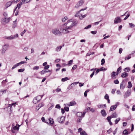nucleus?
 <instances>
[{
	"mask_svg": "<svg viewBox=\"0 0 135 135\" xmlns=\"http://www.w3.org/2000/svg\"><path fill=\"white\" fill-rule=\"evenodd\" d=\"M128 75V73L124 72L121 75V77L123 78L126 77Z\"/></svg>",
	"mask_w": 135,
	"mask_h": 135,
	"instance_id": "18",
	"label": "nucleus"
},
{
	"mask_svg": "<svg viewBox=\"0 0 135 135\" xmlns=\"http://www.w3.org/2000/svg\"><path fill=\"white\" fill-rule=\"evenodd\" d=\"M72 21V20H68L67 23H65L63 25V26H66L68 23H69L70 22Z\"/></svg>",
	"mask_w": 135,
	"mask_h": 135,
	"instance_id": "36",
	"label": "nucleus"
},
{
	"mask_svg": "<svg viewBox=\"0 0 135 135\" xmlns=\"http://www.w3.org/2000/svg\"><path fill=\"white\" fill-rule=\"evenodd\" d=\"M91 27V25H89L85 27L84 29H88V28H90Z\"/></svg>",
	"mask_w": 135,
	"mask_h": 135,
	"instance_id": "43",
	"label": "nucleus"
},
{
	"mask_svg": "<svg viewBox=\"0 0 135 135\" xmlns=\"http://www.w3.org/2000/svg\"><path fill=\"white\" fill-rule=\"evenodd\" d=\"M115 73H116L114 71H113L112 72V73H111V77L112 78H113L115 76Z\"/></svg>",
	"mask_w": 135,
	"mask_h": 135,
	"instance_id": "32",
	"label": "nucleus"
},
{
	"mask_svg": "<svg viewBox=\"0 0 135 135\" xmlns=\"http://www.w3.org/2000/svg\"><path fill=\"white\" fill-rule=\"evenodd\" d=\"M68 19V17H65L64 18H62V21L63 22H64L66 20Z\"/></svg>",
	"mask_w": 135,
	"mask_h": 135,
	"instance_id": "37",
	"label": "nucleus"
},
{
	"mask_svg": "<svg viewBox=\"0 0 135 135\" xmlns=\"http://www.w3.org/2000/svg\"><path fill=\"white\" fill-rule=\"evenodd\" d=\"M49 67L50 66L49 65H47L45 66L44 68L45 69H47L49 68Z\"/></svg>",
	"mask_w": 135,
	"mask_h": 135,
	"instance_id": "57",
	"label": "nucleus"
},
{
	"mask_svg": "<svg viewBox=\"0 0 135 135\" xmlns=\"http://www.w3.org/2000/svg\"><path fill=\"white\" fill-rule=\"evenodd\" d=\"M82 118H83L82 117H79V118H78L77 120V123H79L81 121Z\"/></svg>",
	"mask_w": 135,
	"mask_h": 135,
	"instance_id": "33",
	"label": "nucleus"
},
{
	"mask_svg": "<svg viewBox=\"0 0 135 135\" xmlns=\"http://www.w3.org/2000/svg\"><path fill=\"white\" fill-rule=\"evenodd\" d=\"M121 68L120 67H119L118 68L117 71V73L116 74V75H117L119 73L121 72Z\"/></svg>",
	"mask_w": 135,
	"mask_h": 135,
	"instance_id": "21",
	"label": "nucleus"
},
{
	"mask_svg": "<svg viewBox=\"0 0 135 135\" xmlns=\"http://www.w3.org/2000/svg\"><path fill=\"white\" fill-rule=\"evenodd\" d=\"M85 114V112H83V113L81 112H78L76 113V115L79 117L83 118L84 117Z\"/></svg>",
	"mask_w": 135,
	"mask_h": 135,
	"instance_id": "8",
	"label": "nucleus"
},
{
	"mask_svg": "<svg viewBox=\"0 0 135 135\" xmlns=\"http://www.w3.org/2000/svg\"><path fill=\"white\" fill-rule=\"evenodd\" d=\"M131 55V54H130L128 57H125V60H129V59H130L131 58V56H130Z\"/></svg>",
	"mask_w": 135,
	"mask_h": 135,
	"instance_id": "35",
	"label": "nucleus"
},
{
	"mask_svg": "<svg viewBox=\"0 0 135 135\" xmlns=\"http://www.w3.org/2000/svg\"><path fill=\"white\" fill-rule=\"evenodd\" d=\"M55 108H58V109H60V108H61L59 104H56V105Z\"/></svg>",
	"mask_w": 135,
	"mask_h": 135,
	"instance_id": "46",
	"label": "nucleus"
},
{
	"mask_svg": "<svg viewBox=\"0 0 135 135\" xmlns=\"http://www.w3.org/2000/svg\"><path fill=\"white\" fill-rule=\"evenodd\" d=\"M26 31V30H24V31L22 32L21 33V35L22 36L23 34H24V33Z\"/></svg>",
	"mask_w": 135,
	"mask_h": 135,
	"instance_id": "49",
	"label": "nucleus"
},
{
	"mask_svg": "<svg viewBox=\"0 0 135 135\" xmlns=\"http://www.w3.org/2000/svg\"><path fill=\"white\" fill-rule=\"evenodd\" d=\"M73 60H70L68 63V65H71L73 63Z\"/></svg>",
	"mask_w": 135,
	"mask_h": 135,
	"instance_id": "47",
	"label": "nucleus"
},
{
	"mask_svg": "<svg viewBox=\"0 0 135 135\" xmlns=\"http://www.w3.org/2000/svg\"><path fill=\"white\" fill-rule=\"evenodd\" d=\"M119 104V103L118 102H117L115 105L112 106L110 107L109 111L111 112L115 109Z\"/></svg>",
	"mask_w": 135,
	"mask_h": 135,
	"instance_id": "4",
	"label": "nucleus"
},
{
	"mask_svg": "<svg viewBox=\"0 0 135 135\" xmlns=\"http://www.w3.org/2000/svg\"><path fill=\"white\" fill-rule=\"evenodd\" d=\"M76 104V103L75 101L73 100L69 104V106H72L73 105H74Z\"/></svg>",
	"mask_w": 135,
	"mask_h": 135,
	"instance_id": "17",
	"label": "nucleus"
},
{
	"mask_svg": "<svg viewBox=\"0 0 135 135\" xmlns=\"http://www.w3.org/2000/svg\"><path fill=\"white\" fill-rule=\"evenodd\" d=\"M100 113L103 116L105 117L106 116L107 113H106L105 110L104 109L102 110L101 111Z\"/></svg>",
	"mask_w": 135,
	"mask_h": 135,
	"instance_id": "15",
	"label": "nucleus"
},
{
	"mask_svg": "<svg viewBox=\"0 0 135 135\" xmlns=\"http://www.w3.org/2000/svg\"><path fill=\"white\" fill-rule=\"evenodd\" d=\"M36 98H37V100L38 102H39L40 101V100L41 99V98H40V96H38L37 97H35Z\"/></svg>",
	"mask_w": 135,
	"mask_h": 135,
	"instance_id": "39",
	"label": "nucleus"
},
{
	"mask_svg": "<svg viewBox=\"0 0 135 135\" xmlns=\"http://www.w3.org/2000/svg\"><path fill=\"white\" fill-rule=\"evenodd\" d=\"M12 129L16 130H18L19 129V126L17 127V126H16L15 127H14Z\"/></svg>",
	"mask_w": 135,
	"mask_h": 135,
	"instance_id": "45",
	"label": "nucleus"
},
{
	"mask_svg": "<svg viewBox=\"0 0 135 135\" xmlns=\"http://www.w3.org/2000/svg\"><path fill=\"white\" fill-rule=\"evenodd\" d=\"M131 94V92L128 90L125 93L124 97L125 98H127Z\"/></svg>",
	"mask_w": 135,
	"mask_h": 135,
	"instance_id": "16",
	"label": "nucleus"
},
{
	"mask_svg": "<svg viewBox=\"0 0 135 135\" xmlns=\"http://www.w3.org/2000/svg\"><path fill=\"white\" fill-rule=\"evenodd\" d=\"M50 71L48 69H44L40 72V73L41 75L44 74L46 73L49 72Z\"/></svg>",
	"mask_w": 135,
	"mask_h": 135,
	"instance_id": "11",
	"label": "nucleus"
},
{
	"mask_svg": "<svg viewBox=\"0 0 135 135\" xmlns=\"http://www.w3.org/2000/svg\"><path fill=\"white\" fill-rule=\"evenodd\" d=\"M86 16V14H85L83 15H81V17H79L80 19V20H82L83 18H85Z\"/></svg>",
	"mask_w": 135,
	"mask_h": 135,
	"instance_id": "41",
	"label": "nucleus"
},
{
	"mask_svg": "<svg viewBox=\"0 0 135 135\" xmlns=\"http://www.w3.org/2000/svg\"><path fill=\"white\" fill-rule=\"evenodd\" d=\"M64 110L66 112L69 111V108L68 107H65L64 108Z\"/></svg>",
	"mask_w": 135,
	"mask_h": 135,
	"instance_id": "50",
	"label": "nucleus"
},
{
	"mask_svg": "<svg viewBox=\"0 0 135 135\" xmlns=\"http://www.w3.org/2000/svg\"><path fill=\"white\" fill-rule=\"evenodd\" d=\"M38 102V101L37 100V98H36L35 97L33 100V103L35 104H36Z\"/></svg>",
	"mask_w": 135,
	"mask_h": 135,
	"instance_id": "31",
	"label": "nucleus"
},
{
	"mask_svg": "<svg viewBox=\"0 0 135 135\" xmlns=\"http://www.w3.org/2000/svg\"><path fill=\"white\" fill-rule=\"evenodd\" d=\"M79 83V82H75L73 83H72L70 85L71 86H72V87H73L75 85H76L78 84Z\"/></svg>",
	"mask_w": 135,
	"mask_h": 135,
	"instance_id": "26",
	"label": "nucleus"
},
{
	"mask_svg": "<svg viewBox=\"0 0 135 135\" xmlns=\"http://www.w3.org/2000/svg\"><path fill=\"white\" fill-rule=\"evenodd\" d=\"M65 117L63 116H62L60 117H58L57 119V121L61 124L63 123L64 121L65 120Z\"/></svg>",
	"mask_w": 135,
	"mask_h": 135,
	"instance_id": "3",
	"label": "nucleus"
},
{
	"mask_svg": "<svg viewBox=\"0 0 135 135\" xmlns=\"http://www.w3.org/2000/svg\"><path fill=\"white\" fill-rule=\"evenodd\" d=\"M132 110V111H134L135 110V105H133Z\"/></svg>",
	"mask_w": 135,
	"mask_h": 135,
	"instance_id": "64",
	"label": "nucleus"
},
{
	"mask_svg": "<svg viewBox=\"0 0 135 135\" xmlns=\"http://www.w3.org/2000/svg\"><path fill=\"white\" fill-rule=\"evenodd\" d=\"M107 131L108 133L109 134H110L112 132V128H110Z\"/></svg>",
	"mask_w": 135,
	"mask_h": 135,
	"instance_id": "55",
	"label": "nucleus"
},
{
	"mask_svg": "<svg viewBox=\"0 0 135 135\" xmlns=\"http://www.w3.org/2000/svg\"><path fill=\"white\" fill-rule=\"evenodd\" d=\"M111 116L112 118H116L117 117V115L116 112H114L112 113Z\"/></svg>",
	"mask_w": 135,
	"mask_h": 135,
	"instance_id": "22",
	"label": "nucleus"
},
{
	"mask_svg": "<svg viewBox=\"0 0 135 135\" xmlns=\"http://www.w3.org/2000/svg\"><path fill=\"white\" fill-rule=\"evenodd\" d=\"M91 33L93 34H95L97 33V31H91Z\"/></svg>",
	"mask_w": 135,
	"mask_h": 135,
	"instance_id": "59",
	"label": "nucleus"
},
{
	"mask_svg": "<svg viewBox=\"0 0 135 135\" xmlns=\"http://www.w3.org/2000/svg\"><path fill=\"white\" fill-rule=\"evenodd\" d=\"M44 105V104L43 103H41L40 104H39L37 107H39L40 108L41 107H43Z\"/></svg>",
	"mask_w": 135,
	"mask_h": 135,
	"instance_id": "30",
	"label": "nucleus"
},
{
	"mask_svg": "<svg viewBox=\"0 0 135 135\" xmlns=\"http://www.w3.org/2000/svg\"><path fill=\"white\" fill-rule=\"evenodd\" d=\"M128 86L127 87L129 88H131L132 86V84L131 82L129 81L128 83Z\"/></svg>",
	"mask_w": 135,
	"mask_h": 135,
	"instance_id": "24",
	"label": "nucleus"
},
{
	"mask_svg": "<svg viewBox=\"0 0 135 135\" xmlns=\"http://www.w3.org/2000/svg\"><path fill=\"white\" fill-rule=\"evenodd\" d=\"M62 46H59L57 47L55 49V51L57 52H58L60 51L61 49L62 48Z\"/></svg>",
	"mask_w": 135,
	"mask_h": 135,
	"instance_id": "20",
	"label": "nucleus"
},
{
	"mask_svg": "<svg viewBox=\"0 0 135 135\" xmlns=\"http://www.w3.org/2000/svg\"><path fill=\"white\" fill-rule=\"evenodd\" d=\"M56 91L57 92H59L60 91H61V89H59L57 88V89H56Z\"/></svg>",
	"mask_w": 135,
	"mask_h": 135,
	"instance_id": "58",
	"label": "nucleus"
},
{
	"mask_svg": "<svg viewBox=\"0 0 135 135\" xmlns=\"http://www.w3.org/2000/svg\"><path fill=\"white\" fill-rule=\"evenodd\" d=\"M101 65H103L104 64L105 62V60L104 59H102L101 60Z\"/></svg>",
	"mask_w": 135,
	"mask_h": 135,
	"instance_id": "44",
	"label": "nucleus"
},
{
	"mask_svg": "<svg viewBox=\"0 0 135 135\" xmlns=\"http://www.w3.org/2000/svg\"><path fill=\"white\" fill-rule=\"evenodd\" d=\"M16 104V103H13L12 104H8V107H10V108H11V107H12V106H13V107H15V104Z\"/></svg>",
	"mask_w": 135,
	"mask_h": 135,
	"instance_id": "28",
	"label": "nucleus"
},
{
	"mask_svg": "<svg viewBox=\"0 0 135 135\" xmlns=\"http://www.w3.org/2000/svg\"><path fill=\"white\" fill-rule=\"evenodd\" d=\"M25 69H21L18 70V71L19 72H22L24 71Z\"/></svg>",
	"mask_w": 135,
	"mask_h": 135,
	"instance_id": "40",
	"label": "nucleus"
},
{
	"mask_svg": "<svg viewBox=\"0 0 135 135\" xmlns=\"http://www.w3.org/2000/svg\"><path fill=\"white\" fill-rule=\"evenodd\" d=\"M48 122H49V124L50 125H52L54 123V122L53 120V119L51 118H50L49 119H47Z\"/></svg>",
	"mask_w": 135,
	"mask_h": 135,
	"instance_id": "12",
	"label": "nucleus"
},
{
	"mask_svg": "<svg viewBox=\"0 0 135 135\" xmlns=\"http://www.w3.org/2000/svg\"><path fill=\"white\" fill-rule=\"evenodd\" d=\"M129 25L130 27L131 28L134 27L135 26V25L134 24L131 23H129Z\"/></svg>",
	"mask_w": 135,
	"mask_h": 135,
	"instance_id": "42",
	"label": "nucleus"
},
{
	"mask_svg": "<svg viewBox=\"0 0 135 135\" xmlns=\"http://www.w3.org/2000/svg\"><path fill=\"white\" fill-rule=\"evenodd\" d=\"M18 37V35L17 34L14 35H11L9 36H5L4 37V38L6 39H7L8 40H11L15 38Z\"/></svg>",
	"mask_w": 135,
	"mask_h": 135,
	"instance_id": "2",
	"label": "nucleus"
},
{
	"mask_svg": "<svg viewBox=\"0 0 135 135\" xmlns=\"http://www.w3.org/2000/svg\"><path fill=\"white\" fill-rule=\"evenodd\" d=\"M13 2V1H9L7 2L5 5V7H6V8H7L8 7L10 6L12 4Z\"/></svg>",
	"mask_w": 135,
	"mask_h": 135,
	"instance_id": "13",
	"label": "nucleus"
},
{
	"mask_svg": "<svg viewBox=\"0 0 135 135\" xmlns=\"http://www.w3.org/2000/svg\"><path fill=\"white\" fill-rule=\"evenodd\" d=\"M120 120V118H117L115 121V124H117Z\"/></svg>",
	"mask_w": 135,
	"mask_h": 135,
	"instance_id": "29",
	"label": "nucleus"
},
{
	"mask_svg": "<svg viewBox=\"0 0 135 135\" xmlns=\"http://www.w3.org/2000/svg\"><path fill=\"white\" fill-rule=\"evenodd\" d=\"M114 83L115 84H117L119 83V81L118 79H116L114 81Z\"/></svg>",
	"mask_w": 135,
	"mask_h": 135,
	"instance_id": "48",
	"label": "nucleus"
},
{
	"mask_svg": "<svg viewBox=\"0 0 135 135\" xmlns=\"http://www.w3.org/2000/svg\"><path fill=\"white\" fill-rule=\"evenodd\" d=\"M111 118H112L111 116H108L107 117V119L108 121L109 122L110 121V119Z\"/></svg>",
	"mask_w": 135,
	"mask_h": 135,
	"instance_id": "51",
	"label": "nucleus"
},
{
	"mask_svg": "<svg viewBox=\"0 0 135 135\" xmlns=\"http://www.w3.org/2000/svg\"><path fill=\"white\" fill-rule=\"evenodd\" d=\"M10 17L9 18H2L1 20V21L6 23H8L10 21Z\"/></svg>",
	"mask_w": 135,
	"mask_h": 135,
	"instance_id": "7",
	"label": "nucleus"
},
{
	"mask_svg": "<svg viewBox=\"0 0 135 135\" xmlns=\"http://www.w3.org/2000/svg\"><path fill=\"white\" fill-rule=\"evenodd\" d=\"M17 26L16 23H15L13 22V25H12V28H15Z\"/></svg>",
	"mask_w": 135,
	"mask_h": 135,
	"instance_id": "53",
	"label": "nucleus"
},
{
	"mask_svg": "<svg viewBox=\"0 0 135 135\" xmlns=\"http://www.w3.org/2000/svg\"><path fill=\"white\" fill-rule=\"evenodd\" d=\"M121 21V20L119 17H116L114 20V23L115 24H117L118 23L120 22Z\"/></svg>",
	"mask_w": 135,
	"mask_h": 135,
	"instance_id": "10",
	"label": "nucleus"
},
{
	"mask_svg": "<svg viewBox=\"0 0 135 135\" xmlns=\"http://www.w3.org/2000/svg\"><path fill=\"white\" fill-rule=\"evenodd\" d=\"M124 71L125 72H128L130 70V68L129 67H127L125 68L124 70Z\"/></svg>",
	"mask_w": 135,
	"mask_h": 135,
	"instance_id": "25",
	"label": "nucleus"
},
{
	"mask_svg": "<svg viewBox=\"0 0 135 135\" xmlns=\"http://www.w3.org/2000/svg\"><path fill=\"white\" fill-rule=\"evenodd\" d=\"M72 87H72V86H71V85H69L68 86V87L67 88V89L69 90H70L72 89Z\"/></svg>",
	"mask_w": 135,
	"mask_h": 135,
	"instance_id": "62",
	"label": "nucleus"
},
{
	"mask_svg": "<svg viewBox=\"0 0 135 135\" xmlns=\"http://www.w3.org/2000/svg\"><path fill=\"white\" fill-rule=\"evenodd\" d=\"M80 135H88L84 131H83L81 132H80Z\"/></svg>",
	"mask_w": 135,
	"mask_h": 135,
	"instance_id": "27",
	"label": "nucleus"
},
{
	"mask_svg": "<svg viewBox=\"0 0 135 135\" xmlns=\"http://www.w3.org/2000/svg\"><path fill=\"white\" fill-rule=\"evenodd\" d=\"M69 80V79L67 77H66L65 78H62L61 79V81L62 82H65L67 80Z\"/></svg>",
	"mask_w": 135,
	"mask_h": 135,
	"instance_id": "23",
	"label": "nucleus"
},
{
	"mask_svg": "<svg viewBox=\"0 0 135 135\" xmlns=\"http://www.w3.org/2000/svg\"><path fill=\"white\" fill-rule=\"evenodd\" d=\"M77 68V65H74L72 68V69L73 70Z\"/></svg>",
	"mask_w": 135,
	"mask_h": 135,
	"instance_id": "56",
	"label": "nucleus"
},
{
	"mask_svg": "<svg viewBox=\"0 0 135 135\" xmlns=\"http://www.w3.org/2000/svg\"><path fill=\"white\" fill-rule=\"evenodd\" d=\"M17 64H16L15 65L13 66V67L12 68V69H13L15 68H16V67H17Z\"/></svg>",
	"mask_w": 135,
	"mask_h": 135,
	"instance_id": "60",
	"label": "nucleus"
},
{
	"mask_svg": "<svg viewBox=\"0 0 135 135\" xmlns=\"http://www.w3.org/2000/svg\"><path fill=\"white\" fill-rule=\"evenodd\" d=\"M9 46V45L8 44H7L3 46L2 49V50L1 53L2 54H4L7 49V48Z\"/></svg>",
	"mask_w": 135,
	"mask_h": 135,
	"instance_id": "5",
	"label": "nucleus"
},
{
	"mask_svg": "<svg viewBox=\"0 0 135 135\" xmlns=\"http://www.w3.org/2000/svg\"><path fill=\"white\" fill-rule=\"evenodd\" d=\"M104 98L106 99H107L109 98V96L108 95L106 94L104 96Z\"/></svg>",
	"mask_w": 135,
	"mask_h": 135,
	"instance_id": "54",
	"label": "nucleus"
},
{
	"mask_svg": "<svg viewBox=\"0 0 135 135\" xmlns=\"http://www.w3.org/2000/svg\"><path fill=\"white\" fill-rule=\"evenodd\" d=\"M129 15H130L129 14H127V15L125 17V18H124V20H126L127 18H128L129 16Z\"/></svg>",
	"mask_w": 135,
	"mask_h": 135,
	"instance_id": "61",
	"label": "nucleus"
},
{
	"mask_svg": "<svg viewBox=\"0 0 135 135\" xmlns=\"http://www.w3.org/2000/svg\"><path fill=\"white\" fill-rule=\"evenodd\" d=\"M123 133L125 135H127L128 134V132L126 129H125L123 131Z\"/></svg>",
	"mask_w": 135,
	"mask_h": 135,
	"instance_id": "34",
	"label": "nucleus"
},
{
	"mask_svg": "<svg viewBox=\"0 0 135 135\" xmlns=\"http://www.w3.org/2000/svg\"><path fill=\"white\" fill-rule=\"evenodd\" d=\"M39 69V67L37 66H34L33 68V69L34 70H37Z\"/></svg>",
	"mask_w": 135,
	"mask_h": 135,
	"instance_id": "52",
	"label": "nucleus"
},
{
	"mask_svg": "<svg viewBox=\"0 0 135 135\" xmlns=\"http://www.w3.org/2000/svg\"><path fill=\"white\" fill-rule=\"evenodd\" d=\"M125 86V84L124 83V81H123L120 84V88L122 89H124Z\"/></svg>",
	"mask_w": 135,
	"mask_h": 135,
	"instance_id": "14",
	"label": "nucleus"
},
{
	"mask_svg": "<svg viewBox=\"0 0 135 135\" xmlns=\"http://www.w3.org/2000/svg\"><path fill=\"white\" fill-rule=\"evenodd\" d=\"M73 27L71 25L69 26L66 27L65 29H63V31L64 33H68L69 32V31H68V30L71 28Z\"/></svg>",
	"mask_w": 135,
	"mask_h": 135,
	"instance_id": "9",
	"label": "nucleus"
},
{
	"mask_svg": "<svg viewBox=\"0 0 135 135\" xmlns=\"http://www.w3.org/2000/svg\"><path fill=\"white\" fill-rule=\"evenodd\" d=\"M52 33L55 35L60 36L62 35V33L57 28H55L52 30Z\"/></svg>",
	"mask_w": 135,
	"mask_h": 135,
	"instance_id": "1",
	"label": "nucleus"
},
{
	"mask_svg": "<svg viewBox=\"0 0 135 135\" xmlns=\"http://www.w3.org/2000/svg\"><path fill=\"white\" fill-rule=\"evenodd\" d=\"M78 22L77 21H74L73 22V23L71 25L72 27L74 26H75L77 24Z\"/></svg>",
	"mask_w": 135,
	"mask_h": 135,
	"instance_id": "19",
	"label": "nucleus"
},
{
	"mask_svg": "<svg viewBox=\"0 0 135 135\" xmlns=\"http://www.w3.org/2000/svg\"><path fill=\"white\" fill-rule=\"evenodd\" d=\"M84 2V1L83 0H80L76 4L75 7L77 8H78L80 6H81Z\"/></svg>",
	"mask_w": 135,
	"mask_h": 135,
	"instance_id": "6",
	"label": "nucleus"
},
{
	"mask_svg": "<svg viewBox=\"0 0 135 135\" xmlns=\"http://www.w3.org/2000/svg\"><path fill=\"white\" fill-rule=\"evenodd\" d=\"M99 70L100 71H105L106 70V69L104 67H102L100 68Z\"/></svg>",
	"mask_w": 135,
	"mask_h": 135,
	"instance_id": "38",
	"label": "nucleus"
},
{
	"mask_svg": "<svg viewBox=\"0 0 135 135\" xmlns=\"http://www.w3.org/2000/svg\"><path fill=\"white\" fill-rule=\"evenodd\" d=\"M7 12H5L3 13V16L5 17H7Z\"/></svg>",
	"mask_w": 135,
	"mask_h": 135,
	"instance_id": "63",
	"label": "nucleus"
}]
</instances>
